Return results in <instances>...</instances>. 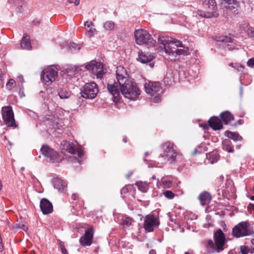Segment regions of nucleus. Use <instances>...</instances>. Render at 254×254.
<instances>
[{
    "label": "nucleus",
    "instance_id": "obj_1",
    "mask_svg": "<svg viewBox=\"0 0 254 254\" xmlns=\"http://www.w3.org/2000/svg\"><path fill=\"white\" fill-rule=\"evenodd\" d=\"M116 78L118 82L107 85V89L112 95L114 102L119 101L120 92L125 97L130 100H135L140 94V91L136 84L128 79V74L123 66L117 67Z\"/></svg>",
    "mask_w": 254,
    "mask_h": 254
},
{
    "label": "nucleus",
    "instance_id": "obj_2",
    "mask_svg": "<svg viewBox=\"0 0 254 254\" xmlns=\"http://www.w3.org/2000/svg\"><path fill=\"white\" fill-rule=\"evenodd\" d=\"M158 44L161 49H164L165 52L170 56L171 61L176 60L177 56L187 55L189 48L183 45L181 42L176 39L167 36L159 35L157 37Z\"/></svg>",
    "mask_w": 254,
    "mask_h": 254
},
{
    "label": "nucleus",
    "instance_id": "obj_3",
    "mask_svg": "<svg viewBox=\"0 0 254 254\" xmlns=\"http://www.w3.org/2000/svg\"><path fill=\"white\" fill-rule=\"evenodd\" d=\"M213 239L214 241L209 240L206 244V251L207 253H219L227 247L225 235L221 229H219L214 233Z\"/></svg>",
    "mask_w": 254,
    "mask_h": 254
},
{
    "label": "nucleus",
    "instance_id": "obj_4",
    "mask_svg": "<svg viewBox=\"0 0 254 254\" xmlns=\"http://www.w3.org/2000/svg\"><path fill=\"white\" fill-rule=\"evenodd\" d=\"M134 36L136 42L138 45L144 44L153 47L155 45L156 43V40L152 38L149 33L145 30H136L134 32Z\"/></svg>",
    "mask_w": 254,
    "mask_h": 254
},
{
    "label": "nucleus",
    "instance_id": "obj_5",
    "mask_svg": "<svg viewBox=\"0 0 254 254\" xmlns=\"http://www.w3.org/2000/svg\"><path fill=\"white\" fill-rule=\"evenodd\" d=\"M98 92V86L94 82L86 83L80 89L81 96L85 99L95 98Z\"/></svg>",
    "mask_w": 254,
    "mask_h": 254
},
{
    "label": "nucleus",
    "instance_id": "obj_6",
    "mask_svg": "<svg viewBox=\"0 0 254 254\" xmlns=\"http://www.w3.org/2000/svg\"><path fill=\"white\" fill-rule=\"evenodd\" d=\"M173 146V143L171 142H167L163 144L164 152L160 156L164 158V161H168L171 163L175 161L177 152L174 149Z\"/></svg>",
    "mask_w": 254,
    "mask_h": 254
},
{
    "label": "nucleus",
    "instance_id": "obj_7",
    "mask_svg": "<svg viewBox=\"0 0 254 254\" xmlns=\"http://www.w3.org/2000/svg\"><path fill=\"white\" fill-rule=\"evenodd\" d=\"M1 114L4 123L8 127L15 128L17 125L14 118V114L10 106L3 107Z\"/></svg>",
    "mask_w": 254,
    "mask_h": 254
},
{
    "label": "nucleus",
    "instance_id": "obj_8",
    "mask_svg": "<svg viewBox=\"0 0 254 254\" xmlns=\"http://www.w3.org/2000/svg\"><path fill=\"white\" fill-rule=\"evenodd\" d=\"M249 223L247 222H242L234 227L232 230V235L236 238H240L250 235L252 231L248 228Z\"/></svg>",
    "mask_w": 254,
    "mask_h": 254
},
{
    "label": "nucleus",
    "instance_id": "obj_9",
    "mask_svg": "<svg viewBox=\"0 0 254 254\" xmlns=\"http://www.w3.org/2000/svg\"><path fill=\"white\" fill-rule=\"evenodd\" d=\"M86 68L95 75L97 78H101L105 72L103 69V65L102 63L92 61L86 65Z\"/></svg>",
    "mask_w": 254,
    "mask_h": 254
},
{
    "label": "nucleus",
    "instance_id": "obj_10",
    "mask_svg": "<svg viewBox=\"0 0 254 254\" xmlns=\"http://www.w3.org/2000/svg\"><path fill=\"white\" fill-rule=\"evenodd\" d=\"M41 152L47 161L53 163L59 162L58 153L49 146L43 145L41 148Z\"/></svg>",
    "mask_w": 254,
    "mask_h": 254
},
{
    "label": "nucleus",
    "instance_id": "obj_11",
    "mask_svg": "<svg viewBox=\"0 0 254 254\" xmlns=\"http://www.w3.org/2000/svg\"><path fill=\"white\" fill-rule=\"evenodd\" d=\"M60 147L62 150L67 151L72 154H77L79 157H81L84 154L82 150L77 149L73 143L67 141H63L61 142Z\"/></svg>",
    "mask_w": 254,
    "mask_h": 254
},
{
    "label": "nucleus",
    "instance_id": "obj_12",
    "mask_svg": "<svg viewBox=\"0 0 254 254\" xmlns=\"http://www.w3.org/2000/svg\"><path fill=\"white\" fill-rule=\"evenodd\" d=\"M159 225L156 217L152 215H147L145 217L143 227L147 232H151L153 231L154 227Z\"/></svg>",
    "mask_w": 254,
    "mask_h": 254
},
{
    "label": "nucleus",
    "instance_id": "obj_13",
    "mask_svg": "<svg viewBox=\"0 0 254 254\" xmlns=\"http://www.w3.org/2000/svg\"><path fill=\"white\" fill-rule=\"evenodd\" d=\"M58 75L57 71L53 68L44 70L41 75L42 79L46 83H51L56 80Z\"/></svg>",
    "mask_w": 254,
    "mask_h": 254
},
{
    "label": "nucleus",
    "instance_id": "obj_14",
    "mask_svg": "<svg viewBox=\"0 0 254 254\" xmlns=\"http://www.w3.org/2000/svg\"><path fill=\"white\" fill-rule=\"evenodd\" d=\"M93 234L94 231L92 227L86 230L84 236L79 239L80 244L83 246H90L92 243Z\"/></svg>",
    "mask_w": 254,
    "mask_h": 254
},
{
    "label": "nucleus",
    "instance_id": "obj_15",
    "mask_svg": "<svg viewBox=\"0 0 254 254\" xmlns=\"http://www.w3.org/2000/svg\"><path fill=\"white\" fill-rule=\"evenodd\" d=\"M154 58L155 54H154L141 51L138 53V56L136 60L142 64L150 63L149 65L153 67L154 64L150 62Z\"/></svg>",
    "mask_w": 254,
    "mask_h": 254
},
{
    "label": "nucleus",
    "instance_id": "obj_16",
    "mask_svg": "<svg viewBox=\"0 0 254 254\" xmlns=\"http://www.w3.org/2000/svg\"><path fill=\"white\" fill-rule=\"evenodd\" d=\"M161 89V84L159 82L149 81L145 84V90L147 94L154 95Z\"/></svg>",
    "mask_w": 254,
    "mask_h": 254
},
{
    "label": "nucleus",
    "instance_id": "obj_17",
    "mask_svg": "<svg viewBox=\"0 0 254 254\" xmlns=\"http://www.w3.org/2000/svg\"><path fill=\"white\" fill-rule=\"evenodd\" d=\"M40 208L44 214H48L53 211L52 203L46 198H42L40 201Z\"/></svg>",
    "mask_w": 254,
    "mask_h": 254
},
{
    "label": "nucleus",
    "instance_id": "obj_18",
    "mask_svg": "<svg viewBox=\"0 0 254 254\" xmlns=\"http://www.w3.org/2000/svg\"><path fill=\"white\" fill-rule=\"evenodd\" d=\"M53 185L55 189L58 190L60 192H64L66 190V183L60 178L55 179Z\"/></svg>",
    "mask_w": 254,
    "mask_h": 254
},
{
    "label": "nucleus",
    "instance_id": "obj_19",
    "mask_svg": "<svg viewBox=\"0 0 254 254\" xmlns=\"http://www.w3.org/2000/svg\"><path fill=\"white\" fill-rule=\"evenodd\" d=\"M209 126L214 130H219L222 128L220 120L216 117H211L208 121Z\"/></svg>",
    "mask_w": 254,
    "mask_h": 254
},
{
    "label": "nucleus",
    "instance_id": "obj_20",
    "mask_svg": "<svg viewBox=\"0 0 254 254\" xmlns=\"http://www.w3.org/2000/svg\"><path fill=\"white\" fill-rule=\"evenodd\" d=\"M195 13L199 16L203 18H208L212 17H217L218 14L216 12L215 10H212V11L206 12L201 9L197 10Z\"/></svg>",
    "mask_w": 254,
    "mask_h": 254
},
{
    "label": "nucleus",
    "instance_id": "obj_21",
    "mask_svg": "<svg viewBox=\"0 0 254 254\" xmlns=\"http://www.w3.org/2000/svg\"><path fill=\"white\" fill-rule=\"evenodd\" d=\"M199 199L202 205L208 204L211 199V196L207 192H203L199 195Z\"/></svg>",
    "mask_w": 254,
    "mask_h": 254
},
{
    "label": "nucleus",
    "instance_id": "obj_22",
    "mask_svg": "<svg viewBox=\"0 0 254 254\" xmlns=\"http://www.w3.org/2000/svg\"><path fill=\"white\" fill-rule=\"evenodd\" d=\"M220 117L221 121L226 125L229 124L234 119L233 115L228 111H225L222 113L220 114Z\"/></svg>",
    "mask_w": 254,
    "mask_h": 254
},
{
    "label": "nucleus",
    "instance_id": "obj_23",
    "mask_svg": "<svg viewBox=\"0 0 254 254\" xmlns=\"http://www.w3.org/2000/svg\"><path fill=\"white\" fill-rule=\"evenodd\" d=\"M20 46L22 49L25 50L31 49L32 47L31 45L30 38L28 35L25 34L21 41Z\"/></svg>",
    "mask_w": 254,
    "mask_h": 254
},
{
    "label": "nucleus",
    "instance_id": "obj_24",
    "mask_svg": "<svg viewBox=\"0 0 254 254\" xmlns=\"http://www.w3.org/2000/svg\"><path fill=\"white\" fill-rule=\"evenodd\" d=\"M84 26L89 28L87 31V36L90 38L93 36L96 29L92 28L91 26H94V23L91 21H86L84 23Z\"/></svg>",
    "mask_w": 254,
    "mask_h": 254
},
{
    "label": "nucleus",
    "instance_id": "obj_25",
    "mask_svg": "<svg viewBox=\"0 0 254 254\" xmlns=\"http://www.w3.org/2000/svg\"><path fill=\"white\" fill-rule=\"evenodd\" d=\"M135 185L138 190L143 192H146L148 190V185L146 182H137Z\"/></svg>",
    "mask_w": 254,
    "mask_h": 254
},
{
    "label": "nucleus",
    "instance_id": "obj_26",
    "mask_svg": "<svg viewBox=\"0 0 254 254\" xmlns=\"http://www.w3.org/2000/svg\"><path fill=\"white\" fill-rule=\"evenodd\" d=\"M58 94L61 99H67L70 96V92L66 88H60L58 90Z\"/></svg>",
    "mask_w": 254,
    "mask_h": 254
},
{
    "label": "nucleus",
    "instance_id": "obj_27",
    "mask_svg": "<svg viewBox=\"0 0 254 254\" xmlns=\"http://www.w3.org/2000/svg\"><path fill=\"white\" fill-rule=\"evenodd\" d=\"M230 144L231 143L230 140H225L223 142V149L228 152H233L234 151V149L231 146Z\"/></svg>",
    "mask_w": 254,
    "mask_h": 254
},
{
    "label": "nucleus",
    "instance_id": "obj_28",
    "mask_svg": "<svg viewBox=\"0 0 254 254\" xmlns=\"http://www.w3.org/2000/svg\"><path fill=\"white\" fill-rule=\"evenodd\" d=\"M226 134L227 136L234 140H239L241 139V136L238 133L236 132H233L229 131H226Z\"/></svg>",
    "mask_w": 254,
    "mask_h": 254
},
{
    "label": "nucleus",
    "instance_id": "obj_29",
    "mask_svg": "<svg viewBox=\"0 0 254 254\" xmlns=\"http://www.w3.org/2000/svg\"><path fill=\"white\" fill-rule=\"evenodd\" d=\"M207 158H209V159H212V160L211 161L212 163H213L218 160L219 155L217 153V152L213 151L212 153L208 154L207 155Z\"/></svg>",
    "mask_w": 254,
    "mask_h": 254
},
{
    "label": "nucleus",
    "instance_id": "obj_30",
    "mask_svg": "<svg viewBox=\"0 0 254 254\" xmlns=\"http://www.w3.org/2000/svg\"><path fill=\"white\" fill-rule=\"evenodd\" d=\"M216 40L223 43H231L233 39L228 36H219L216 38Z\"/></svg>",
    "mask_w": 254,
    "mask_h": 254
},
{
    "label": "nucleus",
    "instance_id": "obj_31",
    "mask_svg": "<svg viewBox=\"0 0 254 254\" xmlns=\"http://www.w3.org/2000/svg\"><path fill=\"white\" fill-rule=\"evenodd\" d=\"M115 24L112 21H107L104 23V28L106 30H112L114 29Z\"/></svg>",
    "mask_w": 254,
    "mask_h": 254
},
{
    "label": "nucleus",
    "instance_id": "obj_32",
    "mask_svg": "<svg viewBox=\"0 0 254 254\" xmlns=\"http://www.w3.org/2000/svg\"><path fill=\"white\" fill-rule=\"evenodd\" d=\"M132 218L128 217H125L123 218L122 224L124 226L129 227L133 222Z\"/></svg>",
    "mask_w": 254,
    "mask_h": 254
},
{
    "label": "nucleus",
    "instance_id": "obj_33",
    "mask_svg": "<svg viewBox=\"0 0 254 254\" xmlns=\"http://www.w3.org/2000/svg\"><path fill=\"white\" fill-rule=\"evenodd\" d=\"M68 48L71 51H74L75 50H79L80 49V47L79 45L74 43H70L68 45Z\"/></svg>",
    "mask_w": 254,
    "mask_h": 254
},
{
    "label": "nucleus",
    "instance_id": "obj_34",
    "mask_svg": "<svg viewBox=\"0 0 254 254\" xmlns=\"http://www.w3.org/2000/svg\"><path fill=\"white\" fill-rule=\"evenodd\" d=\"M229 66L236 68L238 71H243L244 69V66L242 64H236L235 65L232 63L229 64Z\"/></svg>",
    "mask_w": 254,
    "mask_h": 254
},
{
    "label": "nucleus",
    "instance_id": "obj_35",
    "mask_svg": "<svg viewBox=\"0 0 254 254\" xmlns=\"http://www.w3.org/2000/svg\"><path fill=\"white\" fill-rule=\"evenodd\" d=\"M15 84V81L13 79H10L6 84V87L8 90H11Z\"/></svg>",
    "mask_w": 254,
    "mask_h": 254
},
{
    "label": "nucleus",
    "instance_id": "obj_36",
    "mask_svg": "<svg viewBox=\"0 0 254 254\" xmlns=\"http://www.w3.org/2000/svg\"><path fill=\"white\" fill-rule=\"evenodd\" d=\"M164 194L165 196L169 199H172L174 196V194L170 190H167L165 191Z\"/></svg>",
    "mask_w": 254,
    "mask_h": 254
},
{
    "label": "nucleus",
    "instance_id": "obj_37",
    "mask_svg": "<svg viewBox=\"0 0 254 254\" xmlns=\"http://www.w3.org/2000/svg\"><path fill=\"white\" fill-rule=\"evenodd\" d=\"M247 32L250 37H254V28L252 27H248Z\"/></svg>",
    "mask_w": 254,
    "mask_h": 254
},
{
    "label": "nucleus",
    "instance_id": "obj_38",
    "mask_svg": "<svg viewBox=\"0 0 254 254\" xmlns=\"http://www.w3.org/2000/svg\"><path fill=\"white\" fill-rule=\"evenodd\" d=\"M240 250L242 254H248L249 252L248 248L245 246H241Z\"/></svg>",
    "mask_w": 254,
    "mask_h": 254
},
{
    "label": "nucleus",
    "instance_id": "obj_39",
    "mask_svg": "<svg viewBox=\"0 0 254 254\" xmlns=\"http://www.w3.org/2000/svg\"><path fill=\"white\" fill-rule=\"evenodd\" d=\"M60 246L61 251L63 254H68L67 250L65 249L64 244L62 242L60 243Z\"/></svg>",
    "mask_w": 254,
    "mask_h": 254
},
{
    "label": "nucleus",
    "instance_id": "obj_40",
    "mask_svg": "<svg viewBox=\"0 0 254 254\" xmlns=\"http://www.w3.org/2000/svg\"><path fill=\"white\" fill-rule=\"evenodd\" d=\"M17 227L25 231H27L28 229V226L24 224H17Z\"/></svg>",
    "mask_w": 254,
    "mask_h": 254
},
{
    "label": "nucleus",
    "instance_id": "obj_41",
    "mask_svg": "<svg viewBox=\"0 0 254 254\" xmlns=\"http://www.w3.org/2000/svg\"><path fill=\"white\" fill-rule=\"evenodd\" d=\"M132 186L131 185H128L126 187L123 188L122 189V193H127L129 190H130L132 188Z\"/></svg>",
    "mask_w": 254,
    "mask_h": 254
},
{
    "label": "nucleus",
    "instance_id": "obj_42",
    "mask_svg": "<svg viewBox=\"0 0 254 254\" xmlns=\"http://www.w3.org/2000/svg\"><path fill=\"white\" fill-rule=\"evenodd\" d=\"M247 65L249 67H254V58L250 59L247 62Z\"/></svg>",
    "mask_w": 254,
    "mask_h": 254
},
{
    "label": "nucleus",
    "instance_id": "obj_43",
    "mask_svg": "<svg viewBox=\"0 0 254 254\" xmlns=\"http://www.w3.org/2000/svg\"><path fill=\"white\" fill-rule=\"evenodd\" d=\"M162 183L164 186H165L166 187H170V185L172 184V182L170 180H162Z\"/></svg>",
    "mask_w": 254,
    "mask_h": 254
},
{
    "label": "nucleus",
    "instance_id": "obj_44",
    "mask_svg": "<svg viewBox=\"0 0 254 254\" xmlns=\"http://www.w3.org/2000/svg\"><path fill=\"white\" fill-rule=\"evenodd\" d=\"M152 102L154 103H158L161 101L160 96L159 95H156L152 99Z\"/></svg>",
    "mask_w": 254,
    "mask_h": 254
},
{
    "label": "nucleus",
    "instance_id": "obj_45",
    "mask_svg": "<svg viewBox=\"0 0 254 254\" xmlns=\"http://www.w3.org/2000/svg\"><path fill=\"white\" fill-rule=\"evenodd\" d=\"M67 2L70 3H73L75 6H77L79 4L80 0H67Z\"/></svg>",
    "mask_w": 254,
    "mask_h": 254
},
{
    "label": "nucleus",
    "instance_id": "obj_46",
    "mask_svg": "<svg viewBox=\"0 0 254 254\" xmlns=\"http://www.w3.org/2000/svg\"><path fill=\"white\" fill-rule=\"evenodd\" d=\"M223 1L228 4H231L235 3L236 0H222Z\"/></svg>",
    "mask_w": 254,
    "mask_h": 254
},
{
    "label": "nucleus",
    "instance_id": "obj_47",
    "mask_svg": "<svg viewBox=\"0 0 254 254\" xmlns=\"http://www.w3.org/2000/svg\"><path fill=\"white\" fill-rule=\"evenodd\" d=\"M18 82H20L22 84L24 82V79L22 76L20 75L17 77Z\"/></svg>",
    "mask_w": 254,
    "mask_h": 254
},
{
    "label": "nucleus",
    "instance_id": "obj_48",
    "mask_svg": "<svg viewBox=\"0 0 254 254\" xmlns=\"http://www.w3.org/2000/svg\"><path fill=\"white\" fill-rule=\"evenodd\" d=\"M248 207V209H253L254 210V204H253V203L249 204Z\"/></svg>",
    "mask_w": 254,
    "mask_h": 254
},
{
    "label": "nucleus",
    "instance_id": "obj_49",
    "mask_svg": "<svg viewBox=\"0 0 254 254\" xmlns=\"http://www.w3.org/2000/svg\"><path fill=\"white\" fill-rule=\"evenodd\" d=\"M78 197V195L76 193H73L72 195V198L74 199V200H76Z\"/></svg>",
    "mask_w": 254,
    "mask_h": 254
},
{
    "label": "nucleus",
    "instance_id": "obj_50",
    "mask_svg": "<svg viewBox=\"0 0 254 254\" xmlns=\"http://www.w3.org/2000/svg\"><path fill=\"white\" fill-rule=\"evenodd\" d=\"M169 78V74H167L166 76V77L164 78V82H169L168 81V79ZM168 84H169V83H168Z\"/></svg>",
    "mask_w": 254,
    "mask_h": 254
},
{
    "label": "nucleus",
    "instance_id": "obj_51",
    "mask_svg": "<svg viewBox=\"0 0 254 254\" xmlns=\"http://www.w3.org/2000/svg\"><path fill=\"white\" fill-rule=\"evenodd\" d=\"M149 254H156V252L154 250H152L150 251Z\"/></svg>",
    "mask_w": 254,
    "mask_h": 254
},
{
    "label": "nucleus",
    "instance_id": "obj_52",
    "mask_svg": "<svg viewBox=\"0 0 254 254\" xmlns=\"http://www.w3.org/2000/svg\"><path fill=\"white\" fill-rule=\"evenodd\" d=\"M123 141L125 143L127 142V138L126 137H124L123 138Z\"/></svg>",
    "mask_w": 254,
    "mask_h": 254
},
{
    "label": "nucleus",
    "instance_id": "obj_53",
    "mask_svg": "<svg viewBox=\"0 0 254 254\" xmlns=\"http://www.w3.org/2000/svg\"><path fill=\"white\" fill-rule=\"evenodd\" d=\"M1 189H2V184H1V180H0V190H1Z\"/></svg>",
    "mask_w": 254,
    "mask_h": 254
},
{
    "label": "nucleus",
    "instance_id": "obj_54",
    "mask_svg": "<svg viewBox=\"0 0 254 254\" xmlns=\"http://www.w3.org/2000/svg\"><path fill=\"white\" fill-rule=\"evenodd\" d=\"M252 200H254V196H251L250 198Z\"/></svg>",
    "mask_w": 254,
    "mask_h": 254
},
{
    "label": "nucleus",
    "instance_id": "obj_55",
    "mask_svg": "<svg viewBox=\"0 0 254 254\" xmlns=\"http://www.w3.org/2000/svg\"><path fill=\"white\" fill-rule=\"evenodd\" d=\"M131 175H132V173H131L129 174H128L126 176V177H127V178H129Z\"/></svg>",
    "mask_w": 254,
    "mask_h": 254
},
{
    "label": "nucleus",
    "instance_id": "obj_56",
    "mask_svg": "<svg viewBox=\"0 0 254 254\" xmlns=\"http://www.w3.org/2000/svg\"><path fill=\"white\" fill-rule=\"evenodd\" d=\"M22 6H20L19 7H18L19 10L20 12H21V9H22Z\"/></svg>",
    "mask_w": 254,
    "mask_h": 254
},
{
    "label": "nucleus",
    "instance_id": "obj_57",
    "mask_svg": "<svg viewBox=\"0 0 254 254\" xmlns=\"http://www.w3.org/2000/svg\"><path fill=\"white\" fill-rule=\"evenodd\" d=\"M152 179H153V180H155V179H156V177H155V175L152 176Z\"/></svg>",
    "mask_w": 254,
    "mask_h": 254
},
{
    "label": "nucleus",
    "instance_id": "obj_58",
    "mask_svg": "<svg viewBox=\"0 0 254 254\" xmlns=\"http://www.w3.org/2000/svg\"><path fill=\"white\" fill-rule=\"evenodd\" d=\"M251 242L253 245H254V239L252 240Z\"/></svg>",
    "mask_w": 254,
    "mask_h": 254
},
{
    "label": "nucleus",
    "instance_id": "obj_59",
    "mask_svg": "<svg viewBox=\"0 0 254 254\" xmlns=\"http://www.w3.org/2000/svg\"><path fill=\"white\" fill-rule=\"evenodd\" d=\"M148 155V152H146L145 155L146 156Z\"/></svg>",
    "mask_w": 254,
    "mask_h": 254
},
{
    "label": "nucleus",
    "instance_id": "obj_60",
    "mask_svg": "<svg viewBox=\"0 0 254 254\" xmlns=\"http://www.w3.org/2000/svg\"><path fill=\"white\" fill-rule=\"evenodd\" d=\"M185 254H190V253H189L188 252H186V253H185Z\"/></svg>",
    "mask_w": 254,
    "mask_h": 254
},
{
    "label": "nucleus",
    "instance_id": "obj_61",
    "mask_svg": "<svg viewBox=\"0 0 254 254\" xmlns=\"http://www.w3.org/2000/svg\"><path fill=\"white\" fill-rule=\"evenodd\" d=\"M19 94H21V95L22 94V93L21 92V91H19Z\"/></svg>",
    "mask_w": 254,
    "mask_h": 254
},
{
    "label": "nucleus",
    "instance_id": "obj_62",
    "mask_svg": "<svg viewBox=\"0 0 254 254\" xmlns=\"http://www.w3.org/2000/svg\"><path fill=\"white\" fill-rule=\"evenodd\" d=\"M253 190H254V188H253Z\"/></svg>",
    "mask_w": 254,
    "mask_h": 254
}]
</instances>
